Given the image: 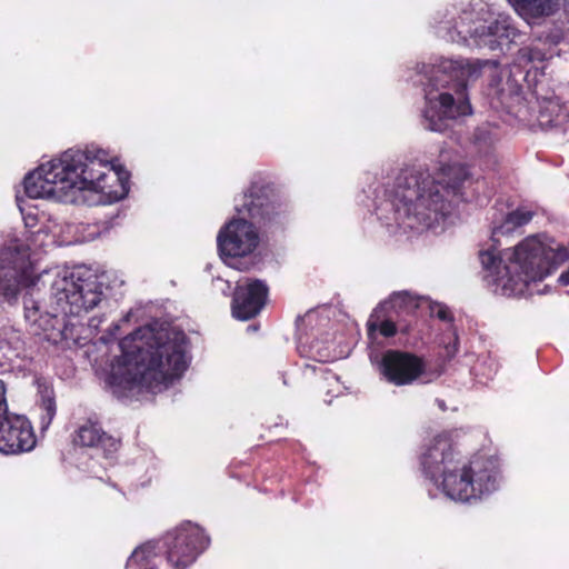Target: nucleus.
Here are the masks:
<instances>
[{
  "mask_svg": "<svg viewBox=\"0 0 569 569\" xmlns=\"http://www.w3.org/2000/svg\"><path fill=\"white\" fill-rule=\"evenodd\" d=\"M467 168L441 152L432 169L410 166L387 182L369 187L377 218L390 233H441L453 224L459 201L467 200Z\"/></svg>",
  "mask_w": 569,
  "mask_h": 569,
  "instance_id": "f257e3e1",
  "label": "nucleus"
},
{
  "mask_svg": "<svg viewBox=\"0 0 569 569\" xmlns=\"http://www.w3.org/2000/svg\"><path fill=\"white\" fill-rule=\"evenodd\" d=\"M417 76L423 87L422 124L427 130L442 132L452 120L471 113L468 86L480 76L488 78L486 94L493 109L505 110L519 121L529 120L521 79L496 60L439 57L417 64Z\"/></svg>",
  "mask_w": 569,
  "mask_h": 569,
  "instance_id": "f03ea898",
  "label": "nucleus"
},
{
  "mask_svg": "<svg viewBox=\"0 0 569 569\" xmlns=\"http://www.w3.org/2000/svg\"><path fill=\"white\" fill-rule=\"evenodd\" d=\"M23 184L31 199L109 204L128 194L129 174L102 149H69L29 173Z\"/></svg>",
  "mask_w": 569,
  "mask_h": 569,
  "instance_id": "7ed1b4c3",
  "label": "nucleus"
},
{
  "mask_svg": "<svg viewBox=\"0 0 569 569\" xmlns=\"http://www.w3.org/2000/svg\"><path fill=\"white\" fill-rule=\"evenodd\" d=\"M111 383L132 396L159 393L180 380L190 361L186 333L174 327L139 328L119 342Z\"/></svg>",
  "mask_w": 569,
  "mask_h": 569,
  "instance_id": "20e7f679",
  "label": "nucleus"
},
{
  "mask_svg": "<svg viewBox=\"0 0 569 569\" xmlns=\"http://www.w3.org/2000/svg\"><path fill=\"white\" fill-rule=\"evenodd\" d=\"M517 229L511 211L501 221L495 220L491 230L492 243L479 252L483 279L496 295L520 297L540 293L533 286L549 276L558 264L569 260V247L546 236L528 237L512 250L499 251V238L511 234Z\"/></svg>",
  "mask_w": 569,
  "mask_h": 569,
  "instance_id": "39448f33",
  "label": "nucleus"
},
{
  "mask_svg": "<svg viewBox=\"0 0 569 569\" xmlns=\"http://www.w3.org/2000/svg\"><path fill=\"white\" fill-rule=\"evenodd\" d=\"M102 282L84 266L66 268L56 273L46 309L32 293L23 299L24 319L30 331L53 345H81L82 327L68 320L97 307L103 298Z\"/></svg>",
  "mask_w": 569,
  "mask_h": 569,
  "instance_id": "423d86ee",
  "label": "nucleus"
},
{
  "mask_svg": "<svg viewBox=\"0 0 569 569\" xmlns=\"http://www.w3.org/2000/svg\"><path fill=\"white\" fill-rule=\"evenodd\" d=\"M425 478L448 499L472 503L497 491L501 483L496 457L477 456L461 462L447 433L436 436L420 456Z\"/></svg>",
  "mask_w": 569,
  "mask_h": 569,
  "instance_id": "0eeeda50",
  "label": "nucleus"
},
{
  "mask_svg": "<svg viewBox=\"0 0 569 569\" xmlns=\"http://www.w3.org/2000/svg\"><path fill=\"white\" fill-rule=\"evenodd\" d=\"M432 21L439 38L469 48L493 51L523 36L510 17H493L489 4L481 0L439 9Z\"/></svg>",
  "mask_w": 569,
  "mask_h": 569,
  "instance_id": "6e6552de",
  "label": "nucleus"
},
{
  "mask_svg": "<svg viewBox=\"0 0 569 569\" xmlns=\"http://www.w3.org/2000/svg\"><path fill=\"white\" fill-rule=\"evenodd\" d=\"M240 201L236 210L241 217L229 221L217 237L221 259L233 268H239L238 258L251 254L259 244V234L247 218L266 226L278 222L286 212V204L269 187L253 184Z\"/></svg>",
  "mask_w": 569,
  "mask_h": 569,
  "instance_id": "1a4fd4ad",
  "label": "nucleus"
},
{
  "mask_svg": "<svg viewBox=\"0 0 569 569\" xmlns=\"http://www.w3.org/2000/svg\"><path fill=\"white\" fill-rule=\"evenodd\" d=\"M52 244V238L40 226L36 231H26L24 240L14 239L0 250V303H11L22 289L36 286V254Z\"/></svg>",
  "mask_w": 569,
  "mask_h": 569,
  "instance_id": "9d476101",
  "label": "nucleus"
},
{
  "mask_svg": "<svg viewBox=\"0 0 569 569\" xmlns=\"http://www.w3.org/2000/svg\"><path fill=\"white\" fill-rule=\"evenodd\" d=\"M159 541L166 562L173 569H186L203 552L210 540L199 526L184 522Z\"/></svg>",
  "mask_w": 569,
  "mask_h": 569,
  "instance_id": "9b49d317",
  "label": "nucleus"
},
{
  "mask_svg": "<svg viewBox=\"0 0 569 569\" xmlns=\"http://www.w3.org/2000/svg\"><path fill=\"white\" fill-rule=\"evenodd\" d=\"M370 360L387 382L401 387L417 381L425 372V362L418 356L400 350L371 352Z\"/></svg>",
  "mask_w": 569,
  "mask_h": 569,
  "instance_id": "f8f14e48",
  "label": "nucleus"
},
{
  "mask_svg": "<svg viewBox=\"0 0 569 569\" xmlns=\"http://www.w3.org/2000/svg\"><path fill=\"white\" fill-rule=\"evenodd\" d=\"M36 446V436L30 421L21 415H0V452L13 455L30 451Z\"/></svg>",
  "mask_w": 569,
  "mask_h": 569,
  "instance_id": "ddd939ff",
  "label": "nucleus"
},
{
  "mask_svg": "<svg viewBox=\"0 0 569 569\" xmlns=\"http://www.w3.org/2000/svg\"><path fill=\"white\" fill-rule=\"evenodd\" d=\"M535 102L528 104L529 113L528 121L523 123H531L535 119L542 130H552L563 132L569 127V110L558 97H540L538 91L532 92Z\"/></svg>",
  "mask_w": 569,
  "mask_h": 569,
  "instance_id": "4468645a",
  "label": "nucleus"
},
{
  "mask_svg": "<svg viewBox=\"0 0 569 569\" xmlns=\"http://www.w3.org/2000/svg\"><path fill=\"white\" fill-rule=\"evenodd\" d=\"M268 287L261 280L246 279L238 283L231 303L232 316L239 320L256 317L264 307Z\"/></svg>",
  "mask_w": 569,
  "mask_h": 569,
  "instance_id": "2eb2a0df",
  "label": "nucleus"
},
{
  "mask_svg": "<svg viewBox=\"0 0 569 569\" xmlns=\"http://www.w3.org/2000/svg\"><path fill=\"white\" fill-rule=\"evenodd\" d=\"M30 363L22 333L11 326L0 328V372L24 370Z\"/></svg>",
  "mask_w": 569,
  "mask_h": 569,
  "instance_id": "dca6fc26",
  "label": "nucleus"
},
{
  "mask_svg": "<svg viewBox=\"0 0 569 569\" xmlns=\"http://www.w3.org/2000/svg\"><path fill=\"white\" fill-rule=\"evenodd\" d=\"M545 60V52L536 47H522L518 50L512 70L517 77L526 81L528 87L538 86V77L543 76L542 68L537 63H542Z\"/></svg>",
  "mask_w": 569,
  "mask_h": 569,
  "instance_id": "f3484780",
  "label": "nucleus"
},
{
  "mask_svg": "<svg viewBox=\"0 0 569 569\" xmlns=\"http://www.w3.org/2000/svg\"><path fill=\"white\" fill-rule=\"evenodd\" d=\"M73 441L82 447L101 449L106 458L116 452L119 447L113 437L107 435L99 423L91 420L86 421L78 428Z\"/></svg>",
  "mask_w": 569,
  "mask_h": 569,
  "instance_id": "a211bd4d",
  "label": "nucleus"
},
{
  "mask_svg": "<svg viewBox=\"0 0 569 569\" xmlns=\"http://www.w3.org/2000/svg\"><path fill=\"white\" fill-rule=\"evenodd\" d=\"M160 541H148L138 546L127 560L126 569H161L166 561Z\"/></svg>",
  "mask_w": 569,
  "mask_h": 569,
  "instance_id": "6ab92c4d",
  "label": "nucleus"
},
{
  "mask_svg": "<svg viewBox=\"0 0 569 569\" xmlns=\"http://www.w3.org/2000/svg\"><path fill=\"white\" fill-rule=\"evenodd\" d=\"M501 137V132L496 124L486 122L476 128L472 136V143L480 156H490Z\"/></svg>",
  "mask_w": 569,
  "mask_h": 569,
  "instance_id": "aec40b11",
  "label": "nucleus"
},
{
  "mask_svg": "<svg viewBox=\"0 0 569 569\" xmlns=\"http://www.w3.org/2000/svg\"><path fill=\"white\" fill-rule=\"evenodd\" d=\"M423 298L413 296L408 291L395 292L390 298L380 303L379 308L383 310H392L397 315H409L421 306Z\"/></svg>",
  "mask_w": 569,
  "mask_h": 569,
  "instance_id": "412c9836",
  "label": "nucleus"
},
{
  "mask_svg": "<svg viewBox=\"0 0 569 569\" xmlns=\"http://www.w3.org/2000/svg\"><path fill=\"white\" fill-rule=\"evenodd\" d=\"M515 10L525 19L550 16L553 12L551 0H509Z\"/></svg>",
  "mask_w": 569,
  "mask_h": 569,
  "instance_id": "4be33fe9",
  "label": "nucleus"
},
{
  "mask_svg": "<svg viewBox=\"0 0 569 569\" xmlns=\"http://www.w3.org/2000/svg\"><path fill=\"white\" fill-rule=\"evenodd\" d=\"M298 350L301 356L315 359L319 362H329L335 359L328 346H323L318 341H312L309 345L301 336L298 338Z\"/></svg>",
  "mask_w": 569,
  "mask_h": 569,
  "instance_id": "5701e85b",
  "label": "nucleus"
},
{
  "mask_svg": "<svg viewBox=\"0 0 569 569\" xmlns=\"http://www.w3.org/2000/svg\"><path fill=\"white\" fill-rule=\"evenodd\" d=\"M40 410V430L46 431L50 427L53 418L57 413V405L53 391L44 389L41 391V398L39 402Z\"/></svg>",
  "mask_w": 569,
  "mask_h": 569,
  "instance_id": "b1692460",
  "label": "nucleus"
},
{
  "mask_svg": "<svg viewBox=\"0 0 569 569\" xmlns=\"http://www.w3.org/2000/svg\"><path fill=\"white\" fill-rule=\"evenodd\" d=\"M41 227L44 232L52 238V243L56 244L58 239L63 236L68 224H66L59 217L48 216L43 213L41 216Z\"/></svg>",
  "mask_w": 569,
  "mask_h": 569,
  "instance_id": "393cba45",
  "label": "nucleus"
},
{
  "mask_svg": "<svg viewBox=\"0 0 569 569\" xmlns=\"http://www.w3.org/2000/svg\"><path fill=\"white\" fill-rule=\"evenodd\" d=\"M397 331L396 323L390 319L383 320L380 323L372 320L368 321V337L372 342L377 339L378 333L385 338H390L393 337Z\"/></svg>",
  "mask_w": 569,
  "mask_h": 569,
  "instance_id": "a878e982",
  "label": "nucleus"
},
{
  "mask_svg": "<svg viewBox=\"0 0 569 569\" xmlns=\"http://www.w3.org/2000/svg\"><path fill=\"white\" fill-rule=\"evenodd\" d=\"M533 217V211L521 207L517 208L516 210L511 211V219L513 220L517 228H521L522 226L527 224L529 221H531Z\"/></svg>",
  "mask_w": 569,
  "mask_h": 569,
  "instance_id": "bb28decb",
  "label": "nucleus"
},
{
  "mask_svg": "<svg viewBox=\"0 0 569 569\" xmlns=\"http://www.w3.org/2000/svg\"><path fill=\"white\" fill-rule=\"evenodd\" d=\"M475 372L477 376H482L486 379H491L497 373V365L493 360L488 359L482 363H479L475 367Z\"/></svg>",
  "mask_w": 569,
  "mask_h": 569,
  "instance_id": "cd10ccee",
  "label": "nucleus"
},
{
  "mask_svg": "<svg viewBox=\"0 0 569 569\" xmlns=\"http://www.w3.org/2000/svg\"><path fill=\"white\" fill-rule=\"evenodd\" d=\"M429 308L431 316L437 317L442 321H451V313L447 306L435 302L431 303Z\"/></svg>",
  "mask_w": 569,
  "mask_h": 569,
  "instance_id": "c85d7f7f",
  "label": "nucleus"
},
{
  "mask_svg": "<svg viewBox=\"0 0 569 569\" xmlns=\"http://www.w3.org/2000/svg\"><path fill=\"white\" fill-rule=\"evenodd\" d=\"M20 210L23 216V221H24L27 231H31L34 227H37V223H38L39 218H38L37 213H33L31 211L24 213L22 208H20Z\"/></svg>",
  "mask_w": 569,
  "mask_h": 569,
  "instance_id": "c756f323",
  "label": "nucleus"
},
{
  "mask_svg": "<svg viewBox=\"0 0 569 569\" xmlns=\"http://www.w3.org/2000/svg\"><path fill=\"white\" fill-rule=\"evenodd\" d=\"M7 386L3 380L0 379V415L7 413Z\"/></svg>",
  "mask_w": 569,
  "mask_h": 569,
  "instance_id": "7c9ffc66",
  "label": "nucleus"
},
{
  "mask_svg": "<svg viewBox=\"0 0 569 569\" xmlns=\"http://www.w3.org/2000/svg\"><path fill=\"white\" fill-rule=\"evenodd\" d=\"M452 337H453V342L452 343L449 342L446 345L447 355L449 357L455 356L456 352L458 351V336H457L456 331H452Z\"/></svg>",
  "mask_w": 569,
  "mask_h": 569,
  "instance_id": "2f4dec72",
  "label": "nucleus"
},
{
  "mask_svg": "<svg viewBox=\"0 0 569 569\" xmlns=\"http://www.w3.org/2000/svg\"><path fill=\"white\" fill-rule=\"evenodd\" d=\"M214 286L223 293V295H228V292L230 291L231 289V284L229 281H224L220 278H217L216 281H214Z\"/></svg>",
  "mask_w": 569,
  "mask_h": 569,
  "instance_id": "473e14b6",
  "label": "nucleus"
},
{
  "mask_svg": "<svg viewBox=\"0 0 569 569\" xmlns=\"http://www.w3.org/2000/svg\"><path fill=\"white\" fill-rule=\"evenodd\" d=\"M558 281L563 284V286H568L569 284V266H568V269L566 271H563L560 276H559V279Z\"/></svg>",
  "mask_w": 569,
  "mask_h": 569,
  "instance_id": "72a5a7b5",
  "label": "nucleus"
},
{
  "mask_svg": "<svg viewBox=\"0 0 569 569\" xmlns=\"http://www.w3.org/2000/svg\"><path fill=\"white\" fill-rule=\"evenodd\" d=\"M436 402H437L438 407H439L442 411H445V410H446V403H445V401H443V400L437 399V400H436Z\"/></svg>",
  "mask_w": 569,
  "mask_h": 569,
  "instance_id": "f704fd0d",
  "label": "nucleus"
},
{
  "mask_svg": "<svg viewBox=\"0 0 569 569\" xmlns=\"http://www.w3.org/2000/svg\"><path fill=\"white\" fill-rule=\"evenodd\" d=\"M88 326H89L90 328H94V329H97V328H98V326H99V323H98V322H96V319H94V318H92V319L89 321Z\"/></svg>",
  "mask_w": 569,
  "mask_h": 569,
  "instance_id": "c9c22d12",
  "label": "nucleus"
},
{
  "mask_svg": "<svg viewBox=\"0 0 569 569\" xmlns=\"http://www.w3.org/2000/svg\"><path fill=\"white\" fill-rule=\"evenodd\" d=\"M429 496H430L431 498H435V497H436V493H433V492H432V490H429Z\"/></svg>",
  "mask_w": 569,
  "mask_h": 569,
  "instance_id": "e433bc0d",
  "label": "nucleus"
}]
</instances>
